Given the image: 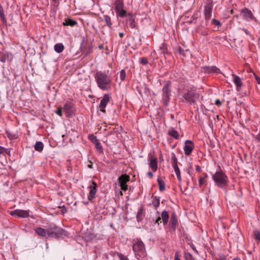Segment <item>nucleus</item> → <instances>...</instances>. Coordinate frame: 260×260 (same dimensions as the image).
Segmentation results:
<instances>
[{
    "label": "nucleus",
    "instance_id": "obj_1",
    "mask_svg": "<svg viewBox=\"0 0 260 260\" xmlns=\"http://www.w3.org/2000/svg\"><path fill=\"white\" fill-rule=\"evenodd\" d=\"M94 76L98 86L100 89L107 90L110 88L112 80L107 74L102 71H97Z\"/></svg>",
    "mask_w": 260,
    "mask_h": 260
},
{
    "label": "nucleus",
    "instance_id": "obj_2",
    "mask_svg": "<svg viewBox=\"0 0 260 260\" xmlns=\"http://www.w3.org/2000/svg\"><path fill=\"white\" fill-rule=\"evenodd\" d=\"M172 82L170 80L165 82L161 89V99L162 104L165 106L169 105L172 96Z\"/></svg>",
    "mask_w": 260,
    "mask_h": 260
},
{
    "label": "nucleus",
    "instance_id": "obj_3",
    "mask_svg": "<svg viewBox=\"0 0 260 260\" xmlns=\"http://www.w3.org/2000/svg\"><path fill=\"white\" fill-rule=\"evenodd\" d=\"M212 179L216 185L221 188L224 189L228 186V178L225 174L221 170L216 172L212 175Z\"/></svg>",
    "mask_w": 260,
    "mask_h": 260
},
{
    "label": "nucleus",
    "instance_id": "obj_4",
    "mask_svg": "<svg viewBox=\"0 0 260 260\" xmlns=\"http://www.w3.org/2000/svg\"><path fill=\"white\" fill-rule=\"evenodd\" d=\"M47 233L49 237L58 239L62 236H65L66 232L61 228L54 223L50 224L47 228Z\"/></svg>",
    "mask_w": 260,
    "mask_h": 260
},
{
    "label": "nucleus",
    "instance_id": "obj_5",
    "mask_svg": "<svg viewBox=\"0 0 260 260\" xmlns=\"http://www.w3.org/2000/svg\"><path fill=\"white\" fill-rule=\"evenodd\" d=\"M182 97L186 102L193 105L196 100L199 99V94L196 92L194 87H190L187 89V92L183 94Z\"/></svg>",
    "mask_w": 260,
    "mask_h": 260
},
{
    "label": "nucleus",
    "instance_id": "obj_6",
    "mask_svg": "<svg viewBox=\"0 0 260 260\" xmlns=\"http://www.w3.org/2000/svg\"><path fill=\"white\" fill-rule=\"evenodd\" d=\"M133 251L137 256L144 257L146 255L145 245L142 241L134 240L133 242Z\"/></svg>",
    "mask_w": 260,
    "mask_h": 260
},
{
    "label": "nucleus",
    "instance_id": "obj_7",
    "mask_svg": "<svg viewBox=\"0 0 260 260\" xmlns=\"http://www.w3.org/2000/svg\"><path fill=\"white\" fill-rule=\"evenodd\" d=\"M130 177L126 174H123L118 178V182L121 189L123 191L127 189V182L129 181Z\"/></svg>",
    "mask_w": 260,
    "mask_h": 260
},
{
    "label": "nucleus",
    "instance_id": "obj_8",
    "mask_svg": "<svg viewBox=\"0 0 260 260\" xmlns=\"http://www.w3.org/2000/svg\"><path fill=\"white\" fill-rule=\"evenodd\" d=\"M88 188H89V192L88 196V200L90 201H92L94 198L97 192V184L92 181Z\"/></svg>",
    "mask_w": 260,
    "mask_h": 260
},
{
    "label": "nucleus",
    "instance_id": "obj_9",
    "mask_svg": "<svg viewBox=\"0 0 260 260\" xmlns=\"http://www.w3.org/2000/svg\"><path fill=\"white\" fill-rule=\"evenodd\" d=\"M194 147V144L191 140H186L183 147L185 154L186 155H189L191 153Z\"/></svg>",
    "mask_w": 260,
    "mask_h": 260
},
{
    "label": "nucleus",
    "instance_id": "obj_10",
    "mask_svg": "<svg viewBox=\"0 0 260 260\" xmlns=\"http://www.w3.org/2000/svg\"><path fill=\"white\" fill-rule=\"evenodd\" d=\"M110 98L109 94H105L100 102L99 108L100 109L101 111L103 112V113H106L105 108L107 104L110 101Z\"/></svg>",
    "mask_w": 260,
    "mask_h": 260
},
{
    "label": "nucleus",
    "instance_id": "obj_11",
    "mask_svg": "<svg viewBox=\"0 0 260 260\" xmlns=\"http://www.w3.org/2000/svg\"><path fill=\"white\" fill-rule=\"evenodd\" d=\"M11 215L21 218H26L29 216V211L17 209L11 211Z\"/></svg>",
    "mask_w": 260,
    "mask_h": 260
},
{
    "label": "nucleus",
    "instance_id": "obj_12",
    "mask_svg": "<svg viewBox=\"0 0 260 260\" xmlns=\"http://www.w3.org/2000/svg\"><path fill=\"white\" fill-rule=\"evenodd\" d=\"M177 224H178L177 216L176 213L174 212H173L171 215L169 226H170V229H171L173 231H175L176 229V226Z\"/></svg>",
    "mask_w": 260,
    "mask_h": 260
},
{
    "label": "nucleus",
    "instance_id": "obj_13",
    "mask_svg": "<svg viewBox=\"0 0 260 260\" xmlns=\"http://www.w3.org/2000/svg\"><path fill=\"white\" fill-rule=\"evenodd\" d=\"M204 71L205 73H216L219 74L220 73V69L216 66H205L203 67Z\"/></svg>",
    "mask_w": 260,
    "mask_h": 260
},
{
    "label": "nucleus",
    "instance_id": "obj_14",
    "mask_svg": "<svg viewBox=\"0 0 260 260\" xmlns=\"http://www.w3.org/2000/svg\"><path fill=\"white\" fill-rule=\"evenodd\" d=\"M212 12V6L211 4H208L204 9V15L206 21H208L211 17Z\"/></svg>",
    "mask_w": 260,
    "mask_h": 260
},
{
    "label": "nucleus",
    "instance_id": "obj_15",
    "mask_svg": "<svg viewBox=\"0 0 260 260\" xmlns=\"http://www.w3.org/2000/svg\"><path fill=\"white\" fill-rule=\"evenodd\" d=\"M12 59L11 54L6 51L0 52V60L3 62L10 61Z\"/></svg>",
    "mask_w": 260,
    "mask_h": 260
},
{
    "label": "nucleus",
    "instance_id": "obj_16",
    "mask_svg": "<svg viewBox=\"0 0 260 260\" xmlns=\"http://www.w3.org/2000/svg\"><path fill=\"white\" fill-rule=\"evenodd\" d=\"M241 14H242L243 17L245 19L249 18L251 20H253L254 19V17L250 10L246 8H244V9L241 10Z\"/></svg>",
    "mask_w": 260,
    "mask_h": 260
},
{
    "label": "nucleus",
    "instance_id": "obj_17",
    "mask_svg": "<svg viewBox=\"0 0 260 260\" xmlns=\"http://www.w3.org/2000/svg\"><path fill=\"white\" fill-rule=\"evenodd\" d=\"M150 164L149 167L151 168L152 171L155 172L157 169V159L156 157H153L152 156L149 157Z\"/></svg>",
    "mask_w": 260,
    "mask_h": 260
},
{
    "label": "nucleus",
    "instance_id": "obj_18",
    "mask_svg": "<svg viewBox=\"0 0 260 260\" xmlns=\"http://www.w3.org/2000/svg\"><path fill=\"white\" fill-rule=\"evenodd\" d=\"M145 216L144 208L143 206H141L138 210L136 218L138 222L141 221Z\"/></svg>",
    "mask_w": 260,
    "mask_h": 260
},
{
    "label": "nucleus",
    "instance_id": "obj_19",
    "mask_svg": "<svg viewBox=\"0 0 260 260\" xmlns=\"http://www.w3.org/2000/svg\"><path fill=\"white\" fill-rule=\"evenodd\" d=\"M63 110L66 112L67 117L71 116L73 113L72 106L70 103H66L63 107Z\"/></svg>",
    "mask_w": 260,
    "mask_h": 260
},
{
    "label": "nucleus",
    "instance_id": "obj_20",
    "mask_svg": "<svg viewBox=\"0 0 260 260\" xmlns=\"http://www.w3.org/2000/svg\"><path fill=\"white\" fill-rule=\"evenodd\" d=\"M126 23H128L131 28H133L136 26V22L133 16L131 13L128 14V17L126 18Z\"/></svg>",
    "mask_w": 260,
    "mask_h": 260
},
{
    "label": "nucleus",
    "instance_id": "obj_21",
    "mask_svg": "<svg viewBox=\"0 0 260 260\" xmlns=\"http://www.w3.org/2000/svg\"><path fill=\"white\" fill-rule=\"evenodd\" d=\"M114 5L115 11H119L120 10L124 8L123 0H116L114 3Z\"/></svg>",
    "mask_w": 260,
    "mask_h": 260
},
{
    "label": "nucleus",
    "instance_id": "obj_22",
    "mask_svg": "<svg viewBox=\"0 0 260 260\" xmlns=\"http://www.w3.org/2000/svg\"><path fill=\"white\" fill-rule=\"evenodd\" d=\"M233 77L234 78L233 81L237 86V89L238 90H239V88H240L243 85L241 79L239 76L234 74L233 75Z\"/></svg>",
    "mask_w": 260,
    "mask_h": 260
},
{
    "label": "nucleus",
    "instance_id": "obj_23",
    "mask_svg": "<svg viewBox=\"0 0 260 260\" xmlns=\"http://www.w3.org/2000/svg\"><path fill=\"white\" fill-rule=\"evenodd\" d=\"M36 233L40 236L42 237H46L47 233V229L45 230L41 227L37 228L35 229Z\"/></svg>",
    "mask_w": 260,
    "mask_h": 260
},
{
    "label": "nucleus",
    "instance_id": "obj_24",
    "mask_svg": "<svg viewBox=\"0 0 260 260\" xmlns=\"http://www.w3.org/2000/svg\"><path fill=\"white\" fill-rule=\"evenodd\" d=\"M161 218L164 225L167 224L169 218L168 212L166 210H164L161 213Z\"/></svg>",
    "mask_w": 260,
    "mask_h": 260
},
{
    "label": "nucleus",
    "instance_id": "obj_25",
    "mask_svg": "<svg viewBox=\"0 0 260 260\" xmlns=\"http://www.w3.org/2000/svg\"><path fill=\"white\" fill-rule=\"evenodd\" d=\"M77 24V22L71 19L68 18L64 20V21L63 22V25L74 26Z\"/></svg>",
    "mask_w": 260,
    "mask_h": 260
},
{
    "label": "nucleus",
    "instance_id": "obj_26",
    "mask_svg": "<svg viewBox=\"0 0 260 260\" xmlns=\"http://www.w3.org/2000/svg\"><path fill=\"white\" fill-rule=\"evenodd\" d=\"M54 48L56 52L59 53L63 51L64 47L62 43H57L54 45Z\"/></svg>",
    "mask_w": 260,
    "mask_h": 260
},
{
    "label": "nucleus",
    "instance_id": "obj_27",
    "mask_svg": "<svg viewBox=\"0 0 260 260\" xmlns=\"http://www.w3.org/2000/svg\"><path fill=\"white\" fill-rule=\"evenodd\" d=\"M117 16L120 18H124L125 17H128V14L126 10L123 9L120 10L119 11L116 12Z\"/></svg>",
    "mask_w": 260,
    "mask_h": 260
},
{
    "label": "nucleus",
    "instance_id": "obj_28",
    "mask_svg": "<svg viewBox=\"0 0 260 260\" xmlns=\"http://www.w3.org/2000/svg\"><path fill=\"white\" fill-rule=\"evenodd\" d=\"M43 148L44 145L41 142H37L34 146L35 149L38 152H41Z\"/></svg>",
    "mask_w": 260,
    "mask_h": 260
},
{
    "label": "nucleus",
    "instance_id": "obj_29",
    "mask_svg": "<svg viewBox=\"0 0 260 260\" xmlns=\"http://www.w3.org/2000/svg\"><path fill=\"white\" fill-rule=\"evenodd\" d=\"M168 134L176 139H178L179 138V134L178 132L174 129H172L171 130L169 131Z\"/></svg>",
    "mask_w": 260,
    "mask_h": 260
},
{
    "label": "nucleus",
    "instance_id": "obj_30",
    "mask_svg": "<svg viewBox=\"0 0 260 260\" xmlns=\"http://www.w3.org/2000/svg\"><path fill=\"white\" fill-rule=\"evenodd\" d=\"M93 48V45L92 44H90L88 47H86L84 50L83 52V54H84V56H87L92 52Z\"/></svg>",
    "mask_w": 260,
    "mask_h": 260
},
{
    "label": "nucleus",
    "instance_id": "obj_31",
    "mask_svg": "<svg viewBox=\"0 0 260 260\" xmlns=\"http://www.w3.org/2000/svg\"><path fill=\"white\" fill-rule=\"evenodd\" d=\"M157 183L159 186V190L160 191H163L165 189V184L163 180L158 178L157 179Z\"/></svg>",
    "mask_w": 260,
    "mask_h": 260
},
{
    "label": "nucleus",
    "instance_id": "obj_32",
    "mask_svg": "<svg viewBox=\"0 0 260 260\" xmlns=\"http://www.w3.org/2000/svg\"><path fill=\"white\" fill-rule=\"evenodd\" d=\"M104 20L105 21L107 25L108 26V27L109 28H111L112 27V23L111 21L110 17L108 15H104Z\"/></svg>",
    "mask_w": 260,
    "mask_h": 260
},
{
    "label": "nucleus",
    "instance_id": "obj_33",
    "mask_svg": "<svg viewBox=\"0 0 260 260\" xmlns=\"http://www.w3.org/2000/svg\"><path fill=\"white\" fill-rule=\"evenodd\" d=\"M153 201L152 204L154 207H157L159 206V199H158L156 197H152Z\"/></svg>",
    "mask_w": 260,
    "mask_h": 260
},
{
    "label": "nucleus",
    "instance_id": "obj_34",
    "mask_svg": "<svg viewBox=\"0 0 260 260\" xmlns=\"http://www.w3.org/2000/svg\"><path fill=\"white\" fill-rule=\"evenodd\" d=\"M184 258L185 260H195L193 256L189 253H185Z\"/></svg>",
    "mask_w": 260,
    "mask_h": 260
},
{
    "label": "nucleus",
    "instance_id": "obj_35",
    "mask_svg": "<svg viewBox=\"0 0 260 260\" xmlns=\"http://www.w3.org/2000/svg\"><path fill=\"white\" fill-rule=\"evenodd\" d=\"M253 235L256 240L260 241V233L258 231L254 230L253 231Z\"/></svg>",
    "mask_w": 260,
    "mask_h": 260
},
{
    "label": "nucleus",
    "instance_id": "obj_36",
    "mask_svg": "<svg viewBox=\"0 0 260 260\" xmlns=\"http://www.w3.org/2000/svg\"><path fill=\"white\" fill-rule=\"evenodd\" d=\"M6 134L8 136V137L11 139V140H14L16 139L17 138V137L16 136V135L15 134H12L10 132L6 131Z\"/></svg>",
    "mask_w": 260,
    "mask_h": 260
},
{
    "label": "nucleus",
    "instance_id": "obj_37",
    "mask_svg": "<svg viewBox=\"0 0 260 260\" xmlns=\"http://www.w3.org/2000/svg\"><path fill=\"white\" fill-rule=\"evenodd\" d=\"M126 77V73L125 70H122L120 72V77L121 81H124Z\"/></svg>",
    "mask_w": 260,
    "mask_h": 260
},
{
    "label": "nucleus",
    "instance_id": "obj_38",
    "mask_svg": "<svg viewBox=\"0 0 260 260\" xmlns=\"http://www.w3.org/2000/svg\"><path fill=\"white\" fill-rule=\"evenodd\" d=\"M89 138L91 141V142L94 143V144H96V143H98L99 142V140L96 138V137L94 136L93 135H90L89 136Z\"/></svg>",
    "mask_w": 260,
    "mask_h": 260
},
{
    "label": "nucleus",
    "instance_id": "obj_39",
    "mask_svg": "<svg viewBox=\"0 0 260 260\" xmlns=\"http://www.w3.org/2000/svg\"><path fill=\"white\" fill-rule=\"evenodd\" d=\"M95 145L96 146V148L97 150L100 153H103V147H102V145H101L100 142H99L98 143H96V144H95Z\"/></svg>",
    "mask_w": 260,
    "mask_h": 260
},
{
    "label": "nucleus",
    "instance_id": "obj_40",
    "mask_svg": "<svg viewBox=\"0 0 260 260\" xmlns=\"http://www.w3.org/2000/svg\"><path fill=\"white\" fill-rule=\"evenodd\" d=\"M204 176H205V177H200L199 178V185L200 186H202L205 183V178L207 177V174H204Z\"/></svg>",
    "mask_w": 260,
    "mask_h": 260
},
{
    "label": "nucleus",
    "instance_id": "obj_41",
    "mask_svg": "<svg viewBox=\"0 0 260 260\" xmlns=\"http://www.w3.org/2000/svg\"><path fill=\"white\" fill-rule=\"evenodd\" d=\"M172 166L177 165L178 160L174 153H173Z\"/></svg>",
    "mask_w": 260,
    "mask_h": 260
},
{
    "label": "nucleus",
    "instance_id": "obj_42",
    "mask_svg": "<svg viewBox=\"0 0 260 260\" xmlns=\"http://www.w3.org/2000/svg\"><path fill=\"white\" fill-rule=\"evenodd\" d=\"M117 255L118 257L119 258L120 260H128V258L125 256L123 254L118 253L117 254Z\"/></svg>",
    "mask_w": 260,
    "mask_h": 260
},
{
    "label": "nucleus",
    "instance_id": "obj_43",
    "mask_svg": "<svg viewBox=\"0 0 260 260\" xmlns=\"http://www.w3.org/2000/svg\"><path fill=\"white\" fill-rule=\"evenodd\" d=\"M140 63L146 65L148 63V61L146 58L145 57H142L140 59Z\"/></svg>",
    "mask_w": 260,
    "mask_h": 260
},
{
    "label": "nucleus",
    "instance_id": "obj_44",
    "mask_svg": "<svg viewBox=\"0 0 260 260\" xmlns=\"http://www.w3.org/2000/svg\"><path fill=\"white\" fill-rule=\"evenodd\" d=\"M212 23L213 24H214L215 25H217V26H219L221 25V23L219 22V21H218L215 19H212Z\"/></svg>",
    "mask_w": 260,
    "mask_h": 260
},
{
    "label": "nucleus",
    "instance_id": "obj_45",
    "mask_svg": "<svg viewBox=\"0 0 260 260\" xmlns=\"http://www.w3.org/2000/svg\"><path fill=\"white\" fill-rule=\"evenodd\" d=\"M0 18L2 20V21H3V23H6V20L5 18V15H4V13L3 12H1L0 13Z\"/></svg>",
    "mask_w": 260,
    "mask_h": 260
},
{
    "label": "nucleus",
    "instance_id": "obj_46",
    "mask_svg": "<svg viewBox=\"0 0 260 260\" xmlns=\"http://www.w3.org/2000/svg\"><path fill=\"white\" fill-rule=\"evenodd\" d=\"M173 167L174 169L175 174H177L178 172H180V170L178 167V165H173Z\"/></svg>",
    "mask_w": 260,
    "mask_h": 260
},
{
    "label": "nucleus",
    "instance_id": "obj_47",
    "mask_svg": "<svg viewBox=\"0 0 260 260\" xmlns=\"http://www.w3.org/2000/svg\"><path fill=\"white\" fill-rule=\"evenodd\" d=\"M199 17V13L198 12H195L192 16L191 17V19L192 20H196Z\"/></svg>",
    "mask_w": 260,
    "mask_h": 260
},
{
    "label": "nucleus",
    "instance_id": "obj_48",
    "mask_svg": "<svg viewBox=\"0 0 260 260\" xmlns=\"http://www.w3.org/2000/svg\"><path fill=\"white\" fill-rule=\"evenodd\" d=\"M178 51L180 54L184 55V51L180 46L178 48Z\"/></svg>",
    "mask_w": 260,
    "mask_h": 260
},
{
    "label": "nucleus",
    "instance_id": "obj_49",
    "mask_svg": "<svg viewBox=\"0 0 260 260\" xmlns=\"http://www.w3.org/2000/svg\"><path fill=\"white\" fill-rule=\"evenodd\" d=\"M161 54H162L164 55H165L166 54H168L169 52L167 50V48H165L162 51H161Z\"/></svg>",
    "mask_w": 260,
    "mask_h": 260
},
{
    "label": "nucleus",
    "instance_id": "obj_50",
    "mask_svg": "<svg viewBox=\"0 0 260 260\" xmlns=\"http://www.w3.org/2000/svg\"><path fill=\"white\" fill-rule=\"evenodd\" d=\"M56 113L59 115V116H61L62 115V110L61 109V108H58L57 110H56Z\"/></svg>",
    "mask_w": 260,
    "mask_h": 260
},
{
    "label": "nucleus",
    "instance_id": "obj_51",
    "mask_svg": "<svg viewBox=\"0 0 260 260\" xmlns=\"http://www.w3.org/2000/svg\"><path fill=\"white\" fill-rule=\"evenodd\" d=\"M176 176H177V177L179 180V181L180 182H181V174H180V172H178L177 174H176Z\"/></svg>",
    "mask_w": 260,
    "mask_h": 260
},
{
    "label": "nucleus",
    "instance_id": "obj_52",
    "mask_svg": "<svg viewBox=\"0 0 260 260\" xmlns=\"http://www.w3.org/2000/svg\"><path fill=\"white\" fill-rule=\"evenodd\" d=\"M4 151H6V148L0 146V154L4 153Z\"/></svg>",
    "mask_w": 260,
    "mask_h": 260
},
{
    "label": "nucleus",
    "instance_id": "obj_53",
    "mask_svg": "<svg viewBox=\"0 0 260 260\" xmlns=\"http://www.w3.org/2000/svg\"><path fill=\"white\" fill-rule=\"evenodd\" d=\"M161 217L158 216L157 219H156L155 223H157V224H159V223H161Z\"/></svg>",
    "mask_w": 260,
    "mask_h": 260
},
{
    "label": "nucleus",
    "instance_id": "obj_54",
    "mask_svg": "<svg viewBox=\"0 0 260 260\" xmlns=\"http://www.w3.org/2000/svg\"><path fill=\"white\" fill-rule=\"evenodd\" d=\"M67 211V208L63 206L61 209V213L63 214Z\"/></svg>",
    "mask_w": 260,
    "mask_h": 260
},
{
    "label": "nucleus",
    "instance_id": "obj_55",
    "mask_svg": "<svg viewBox=\"0 0 260 260\" xmlns=\"http://www.w3.org/2000/svg\"><path fill=\"white\" fill-rule=\"evenodd\" d=\"M254 77L256 80L257 83L258 84H260V78L259 77H258L256 74H254Z\"/></svg>",
    "mask_w": 260,
    "mask_h": 260
},
{
    "label": "nucleus",
    "instance_id": "obj_56",
    "mask_svg": "<svg viewBox=\"0 0 260 260\" xmlns=\"http://www.w3.org/2000/svg\"><path fill=\"white\" fill-rule=\"evenodd\" d=\"M167 48V46H166V44H165V43H163L162 44H161V45L159 47V49L161 51H162L163 49H164L165 48Z\"/></svg>",
    "mask_w": 260,
    "mask_h": 260
},
{
    "label": "nucleus",
    "instance_id": "obj_57",
    "mask_svg": "<svg viewBox=\"0 0 260 260\" xmlns=\"http://www.w3.org/2000/svg\"><path fill=\"white\" fill-rule=\"evenodd\" d=\"M196 170L197 172H200L201 171L202 169H201V168L199 165H196Z\"/></svg>",
    "mask_w": 260,
    "mask_h": 260
},
{
    "label": "nucleus",
    "instance_id": "obj_58",
    "mask_svg": "<svg viewBox=\"0 0 260 260\" xmlns=\"http://www.w3.org/2000/svg\"><path fill=\"white\" fill-rule=\"evenodd\" d=\"M215 104L217 106H220L221 105V103L219 100L217 99L215 101Z\"/></svg>",
    "mask_w": 260,
    "mask_h": 260
},
{
    "label": "nucleus",
    "instance_id": "obj_59",
    "mask_svg": "<svg viewBox=\"0 0 260 260\" xmlns=\"http://www.w3.org/2000/svg\"><path fill=\"white\" fill-rule=\"evenodd\" d=\"M147 176L150 178H152L153 176V175L152 173H151V172H147Z\"/></svg>",
    "mask_w": 260,
    "mask_h": 260
},
{
    "label": "nucleus",
    "instance_id": "obj_60",
    "mask_svg": "<svg viewBox=\"0 0 260 260\" xmlns=\"http://www.w3.org/2000/svg\"><path fill=\"white\" fill-rule=\"evenodd\" d=\"M242 30L243 31H244L245 32V33L246 35H249V31H248V30L247 29L244 28H243L242 29Z\"/></svg>",
    "mask_w": 260,
    "mask_h": 260
},
{
    "label": "nucleus",
    "instance_id": "obj_61",
    "mask_svg": "<svg viewBox=\"0 0 260 260\" xmlns=\"http://www.w3.org/2000/svg\"><path fill=\"white\" fill-rule=\"evenodd\" d=\"M174 260H181L179 258V257L178 256V254L177 253H175Z\"/></svg>",
    "mask_w": 260,
    "mask_h": 260
},
{
    "label": "nucleus",
    "instance_id": "obj_62",
    "mask_svg": "<svg viewBox=\"0 0 260 260\" xmlns=\"http://www.w3.org/2000/svg\"><path fill=\"white\" fill-rule=\"evenodd\" d=\"M4 153H6L8 155H10V150L9 149H6V151H4Z\"/></svg>",
    "mask_w": 260,
    "mask_h": 260
},
{
    "label": "nucleus",
    "instance_id": "obj_63",
    "mask_svg": "<svg viewBox=\"0 0 260 260\" xmlns=\"http://www.w3.org/2000/svg\"><path fill=\"white\" fill-rule=\"evenodd\" d=\"M89 162L90 164L88 165V167L89 168H91H91H92V162L91 161H89Z\"/></svg>",
    "mask_w": 260,
    "mask_h": 260
},
{
    "label": "nucleus",
    "instance_id": "obj_64",
    "mask_svg": "<svg viewBox=\"0 0 260 260\" xmlns=\"http://www.w3.org/2000/svg\"><path fill=\"white\" fill-rule=\"evenodd\" d=\"M207 32L206 31H204V32H202V35H203V36H207Z\"/></svg>",
    "mask_w": 260,
    "mask_h": 260
}]
</instances>
